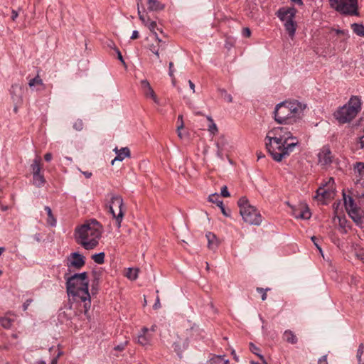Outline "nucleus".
I'll return each mask as SVG.
<instances>
[{
    "mask_svg": "<svg viewBox=\"0 0 364 364\" xmlns=\"http://www.w3.org/2000/svg\"><path fill=\"white\" fill-rule=\"evenodd\" d=\"M168 67H169L168 75H170V77H173V72H174V70H173V62H170L169 65H168Z\"/></svg>",
    "mask_w": 364,
    "mask_h": 364,
    "instance_id": "nucleus-51",
    "label": "nucleus"
},
{
    "mask_svg": "<svg viewBox=\"0 0 364 364\" xmlns=\"http://www.w3.org/2000/svg\"><path fill=\"white\" fill-rule=\"evenodd\" d=\"M44 159L46 161H50L52 159V154L50 153H46L44 156Z\"/></svg>",
    "mask_w": 364,
    "mask_h": 364,
    "instance_id": "nucleus-57",
    "label": "nucleus"
},
{
    "mask_svg": "<svg viewBox=\"0 0 364 364\" xmlns=\"http://www.w3.org/2000/svg\"><path fill=\"white\" fill-rule=\"evenodd\" d=\"M28 86L31 89L33 90H35L37 92H41L46 90V85L43 83L38 73L35 77L29 80Z\"/></svg>",
    "mask_w": 364,
    "mask_h": 364,
    "instance_id": "nucleus-20",
    "label": "nucleus"
},
{
    "mask_svg": "<svg viewBox=\"0 0 364 364\" xmlns=\"http://www.w3.org/2000/svg\"><path fill=\"white\" fill-rule=\"evenodd\" d=\"M1 324L4 328H9L12 325V320L6 317L1 318Z\"/></svg>",
    "mask_w": 364,
    "mask_h": 364,
    "instance_id": "nucleus-37",
    "label": "nucleus"
},
{
    "mask_svg": "<svg viewBox=\"0 0 364 364\" xmlns=\"http://www.w3.org/2000/svg\"><path fill=\"white\" fill-rule=\"evenodd\" d=\"M188 84L193 92H195V85L191 80H188Z\"/></svg>",
    "mask_w": 364,
    "mask_h": 364,
    "instance_id": "nucleus-58",
    "label": "nucleus"
},
{
    "mask_svg": "<svg viewBox=\"0 0 364 364\" xmlns=\"http://www.w3.org/2000/svg\"><path fill=\"white\" fill-rule=\"evenodd\" d=\"M208 200L210 202L213 203H215L218 207L221 206L223 203L221 200H220V196L218 193H213L209 196Z\"/></svg>",
    "mask_w": 364,
    "mask_h": 364,
    "instance_id": "nucleus-36",
    "label": "nucleus"
},
{
    "mask_svg": "<svg viewBox=\"0 0 364 364\" xmlns=\"http://www.w3.org/2000/svg\"><path fill=\"white\" fill-rule=\"evenodd\" d=\"M102 230V226L97 220H89L76 228L75 230V241L85 250H92L98 245Z\"/></svg>",
    "mask_w": 364,
    "mask_h": 364,
    "instance_id": "nucleus-1",
    "label": "nucleus"
},
{
    "mask_svg": "<svg viewBox=\"0 0 364 364\" xmlns=\"http://www.w3.org/2000/svg\"><path fill=\"white\" fill-rule=\"evenodd\" d=\"M318 364H328V363H327V355H326L322 356L318 360Z\"/></svg>",
    "mask_w": 364,
    "mask_h": 364,
    "instance_id": "nucleus-54",
    "label": "nucleus"
},
{
    "mask_svg": "<svg viewBox=\"0 0 364 364\" xmlns=\"http://www.w3.org/2000/svg\"><path fill=\"white\" fill-rule=\"evenodd\" d=\"M10 93L13 101L17 104L21 103L23 101V87L19 84L12 85Z\"/></svg>",
    "mask_w": 364,
    "mask_h": 364,
    "instance_id": "nucleus-17",
    "label": "nucleus"
},
{
    "mask_svg": "<svg viewBox=\"0 0 364 364\" xmlns=\"http://www.w3.org/2000/svg\"><path fill=\"white\" fill-rule=\"evenodd\" d=\"M108 46L110 47L111 48H113L114 50H115V48H117L116 46H115V44L114 42L112 41H110V43L108 44Z\"/></svg>",
    "mask_w": 364,
    "mask_h": 364,
    "instance_id": "nucleus-62",
    "label": "nucleus"
},
{
    "mask_svg": "<svg viewBox=\"0 0 364 364\" xmlns=\"http://www.w3.org/2000/svg\"><path fill=\"white\" fill-rule=\"evenodd\" d=\"M73 128L77 130V131H81L83 129V122H82V119H77L74 123H73Z\"/></svg>",
    "mask_w": 364,
    "mask_h": 364,
    "instance_id": "nucleus-41",
    "label": "nucleus"
},
{
    "mask_svg": "<svg viewBox=\"0 0 364 364\" xmlns=\"http://www.w3.org/2000/svg\"><path fill=\"white\" fill-rule=\"evenodd\" d=\"M207 119L210 122L208 128V132L213 135L216 134L218 132L216 124L214 122L213 118L210 116H207Z\"/></svg>",
    "mask_w": 364,
    "mask_h": 364,
    "instance_id": "nucleus-31",
    "label": "nucleus"
},
{
    "mask_svg": "<svg viewBox=\"0 0 364 364\" xmlns=\"http://www.w3.org/2000/svg\"><path fill=\"white\" fill-rule=\"evenodd\" d=\"M311 240L315 245V246L317 247V249L319 250L321 253H322L321 247L319 246V245L317 242V238L315 236L311 237Z\"/></svg>",
    "mask_w": 364,
    "mask_h": 364,
    "instance_id": "nucleus-50",
    "label": "nucleus"
},
{
    "mask_svg": "<svg viewBox=\"0 0 364 364\" xmlns=\"http://www.w3.org/2000/svg\"><path fill=\"white\" fill-rule=\"evenodd\" d=\"M205 237L208 240V249L215 251L219 245V242L216 235L213 232H209L205 235Z\"/></svg>",
    "mask_w": 364,
    "mask_h": 364,
    "instance_id": "nucleus-22",
    "label": "nucleus"
},
{
    "mask_svg": "<svg viewBox=\"0 0 364 364\" xmlns=\"http://www.w3.org/2000/svg\"><path fill=\"white\" fill-rule=\"evenodd\" d=\"M357 184H360L364 187V162H356L353 164Z\"/></svg>",
    "mask_w": 364,
    "mask_h": 364,
    "instance_id": "nucleus-16",
    "label": "nucleus"
},
{
    "mask_svg": "<svg viewBox=\"0 0 364 364\" xmlns=\"http://www.w3.org/2000/svg\"><path fill=\"white\" fill-rule=\"evenodd\" d=\"M250 350L254 353L256 355H257L260 360L262 361V363L264 364H267V361L265 360L264 356L262 355H261L259 352V348H257L255 345H254L252 343H250Z\"/></svg>",
    "mask_w": 364,
    "mask_h": 364,
    "instance_id": "nucleus-33",
    "label": "nucleus"
},
{
    "mask_svg": "<svg viewBox=\"0 0 364 364\" xmlns=\"http://www.w3.org/2000/svg\"><path fill=\"white\" fill-rule=\"evenodd\" d=\"M240 213L243 220L250 225H259L262 221L259 211L250 204L246 197H242L237 202Z\"/></svg>",
    "mask_w": 364,
    "mask_h": 364,
    "instance_id": "nucleus-6",
    "label": "nucleus"
},
{
    "mask_svg": "<svg viewBox=\"0 0 364 364\" xmlns=\"http://www.w3.org/2000/svg\"><path fill=\"white\" fill-rule=\"evenodd\" d=\"M141 85L144 91V94L146 97H151L154 102L156 104H159V100L156 95L154 90L150 85V83L146 80H142L141 81Z\"/></svg>",
    "mask_w": 364,
    "mask_h": 364,
    "instance_id": "nucleus-18",
    "label": "nucleus"
},
{
    "mask_svg": "<svg viewBox=\"0 0 364 364\" xmlns=\"http://www.w3.org/2000/svg\"><path fill=\"white\" fill-rule=\"evenodd\" d=\"M331 6L341 14L356 16L358 12L357 0H329Z\"/></svg>",
    "mask_w": 364,
    "mask_h": 364,
    "instance_id": "nucleus-8",
    "label": "nucleus"
},
{
    "mask_svg": "<svg viewBox=\"0 0 364 364\" xmlns=\"http://www.w3.org/2000/svg\"><path fill=\"white\" fill-rule=\"evenodd\" d=\"M33 301V299H27L23 304L22 306V308H23V311H26L29 306V305L31 304V302Z\"/></svg>",
    "mask_w": 364,
    "mask_h": 364,
    "instance_id": "nucleus-49",
    "label": "nucleus"
},
{
    "mask_svg": "<svg viewBox=\"0 0 364 364\" xmlns=\"http://www.w3.org/2000/svg\"><path fill=\"white\" fill-rule=\"evenodd\" d=\"M114 151L116 154V157L111 161L112 165H114L116 161H122L125 158L131 156L130 150L128 147H123L118 149L115 147Z\"/></svg>",
    "mask_w": 364,
    "mask_h": 364,
    "instance_id": "nucleus-19",
    "label": "nucleus"
},
{
    "mask_svg": "<svg viewBox=\"0 0 364 364\" xmlns=\"http://www.w3.org/2000/svg\"><path fill=\"white\" fill-rule=\"evenodd\" d=\"M109 209L110 213L116 220L117 227L119 228L124 215V206L122 198L120 196L112 194Z\"/></svg>",
    "mask_w": 364,
    "mask_h": 364,
    "instance_id": "nucleus-9",
    "label": "nucleus"
},
{
    "mask_svg": "<svg viewBox=\"0 0 364 364\" xmlns=\"http://www.w3.org/2000/svg\"><path fill=\"white\" fill-rule=\"evenodd\" d=\"M139 36V32L137 31H134L132 35L131 36V39L135 40L137 39Z\"/></svg>",
    "mask_w": 364,
    "mask_h": 364,
    "instance_id": "nucleus-56",
    "label": "nucleus"
},
{
    "mask_svg": "<svg viewBox=\"0 0 364 364\" xmlns=\"http://www.w3.org/2000/svg\"><path fill=\"white\" fill-rule=\"evenodd\" d=\"M306 105L298 102L285 101L277 105L274 116L279 124H294L301 119Z\"/></svg>",
    "mask_w": 364,
    "mask_h": 364,
    "instance_id": "nucleus-2",
    "label": "nucleus"
},
{
    "mask_svg": "<svg viewBox=\"0 0 364 364\" xmlns=\"http://www.w3.org/2000/svg\"><path fill=\"white\" fill-rule=\"evenodd\" d=\"M292 214L296 218L304 220L309 219L311 213L308 205L305 203H301L298 208L292 210Z\"/></svg>",
    "mask_w": 364,
    "mask_h": 364,
    "instance_id": "nucleus-14",
    "label": "nucleus"
},
{
    "mask_svg": "<svg viewBox=\"0 0 364 364\" xmlns=\"http://www.w3.org/2000/svg\"><path fill=\"white\" fill-rule=\"evenodd\" d=\"M351 28L358 36L364 37V26L363 24L354 23L351 25Z\"/></svg>",
    "mask_w": 364,
    "mask_h": 364,
    "instance_id": "nucleus-30",
    "label": "nucleus"
},
{
    "mask_svg": "<svg viewBox=\"0 0 364 364\" xmlns=\"http://www.w3.org/2000/svg\"><path fill=\"white\" fill-rule=\"evenodd\" d=\"M296 10L294 8H281L277 11V16L285 21L284 27L289 37L293 38L296 29V23L294 21Z\"/></svg>",
    "mask_w": 364,
    "mask_h": 364,
    "instance_id": "nucleus-7",
    "label": "nucleus"
},
{
    "mask_svg": "<svg viewBox=\"0 0 364 364\" xmlns=\"http://www.w3.org/2000/svg\"><path fill=\"white\" fill-rule=\"evenodd\" d=\"M0 208L2 211H6L9 210V206L0 204Z\"/></svg>",
    "mask_w": 364,
    "mask_h": 364,
    "instance_id": "nucleus-61",
    "label": "nucleus"
},
{
    "mask_svg": "<svg viewBox=\"0 0 364 364\" xmlns=\"http://www.w3.org/2000/svg\"><path fill=\"white\" fill-rule=\"evenodd\" d=\"M282 339L285 342L291 345H295L298 343V338L296 335L291 330L284 331L282 335Z\"/></svg>",
    "mask_w": 364,
    "mask_h": 364,
    "instance_id": "nucleus-23",
    "label": "nucleus"
},
{
    "mask_svg": "<svg viewBox=\"0 0 364 364\" xmlns=\"http://www.w3.org/2000/svg\"><path fill=\"white\" fill-rule=\"evenodd\" d=\"M188 346V342L187 338H178V341L173 343V348L175 352L178 354V355L181 356L182 352L186 349Z\"/></svg>",
    "mask_w": 364,
    "mask_h": 364,
    "instance_id": "nucleus-21",
    "label": "nucleus"
},
{
    "mask_svg": "<svg viewBox=\"0 0 364 364\" xmlns=\"http://www.w3.org/2000/svg\"><path fill=\"white\" fill-rule=\"evenodd\" d=\"M318 162L323 166H329L333 161V156L328 146H323L318 154Z\"/></svg>",
    "mask_w": 364,
    "mask_h": 364,
    "instance_id": "nucleus-13",
    "label": "nucleus"
},
{
    "mask_svg": "<svg viewBox=\"0 0 364 364\" xmlns=\"http://www.w3.org/2000/svg\"><path fill=\"white\" fill-rule=\"evenodd\" d=\"M31 167L33 175L41 173V158L36 157L33 160V164H31Z\"/></svg>",
    "mask_w": 364,
    "mask_h": 364,
    "instance_id": "nucleus-29",
    "label": "nucleus"
},
{
    "mask_svg": "<svg viewBox=\"0 0 364 364\" xmlns=\"http://www.w3.org/2000/svg\"><path fill=\"white\" fill-rule=\"evenodd\" d=\"M242 36L249 38L251 36V31L249 28L246 27L242 29Z\"/></svg>",
    "mask_w": 364,
    "mask_h": 364,
    "instance_id": "nucleus-47",
    "label": "nucleus"
},
{
    "mask_svg": "<svg viewBox=\"0 0 364 364\" xmlns=\"http://www.w3.org/2000/svg\"><path fill=\"white\" fill-rule=\"evenodd\" d=\"M338 221H339V225L340 227L344 230V232H346V230H345V228H346V224L347 223V220H346V218H342L339 216H338Z\"/></svg>",
    "mask_w": 364,
    "mask_h": 364,
    "instance_id": "nucleus-45",
    "label": "nucleus"
},
{
    "mask_svg": "<svg viewBox=\"0 0 364 364\" xmlns=\"http://www.w3.org/2000/svg\"><path fill=\"white\" fill-rule=\"evenodd\" d=\"M138 269L128 268L127 269L125 276L131 280H135L138 277Z\"/></svg>",
    "mask_w": 364,
    "mask_h": 364,
    "instance_id": "nucleus-32",
    "label": "nucleus"
},
{
    "mask_svg": "<svg viewBox=\"0 0 364 364\" xmlns=\"http://www.w3.org/2000/svg\"><path fill=\"white\" fill-rule=\"evenodd\" d=\"M270 139L281 141L286 144H289V140L291 141H296V140H297L296 138L293 136L292 133L287 129V128L282 127H274L269 131L265 139Z\"/></svg>",
    "mask_w": 364,
    "mask_h": 364,
    "instance_id": "nucleus-11",
    "label": "nucleus"
},
{
    "mask_svg": "<svg viewBox=\"0 0 364 364\" xmlns=\"http://www.w3.org/2000/svg\"><path fill=\"white\" fill-rule=\"evenodd\" d=\"M267 295L266 291L262 293V301L266 300L267 299Z\"/></svg>",
    "mask_w": 364,
    "mask_h": 364,
    "instance_id": "nucleus-64",
    "label": "nucleus"
},
{
    "mask_svg": "<svg viewBox=\"0 0 364 364\" xmlns=\"http://www.w3.org/2000/svg\"><path fill=\"white\" fill-rule=\"evenodd\" d=\"M183 122H181V123L180 124L178 125L177 127V133H178V136L179 138L182 139L183 138V134L181 132V130L183 128Z\"/></svg>",
    "mask_w": 364,
    "mask_h": 364,
    "instance_id": "nucleus-48",
    "label": "nucleus"
},
{
    "mask_svg": "<svg viewBox=\"0 0 364 364\" xmlns=\"http://www.w3.org/2000/svg\"><path fill=\"white\" fill-rule=\"evenodd\" d=\"M227 144L228 141L223 136H221L218 141L215 143L217 147L216 154L217 156L220 159H222L223 156V148Z\"/></svg>",
    "mask_w": 364,
    "mask_h": 364,
    "instance_id": "nucleus-26",
    "label": "nucleus"
},
{
    "mask_svg": "<svg viewBox=\"0 0 364 364\" xmlns=\"http://www.w3.org/2000/svg\"><path fill=\"white\" fill-rule=\"evenodd\" d=\"M141 22L145 24V25H147V23H146V18L144 17V16H140V18H139Z\"/></svg>",
    "mask_w": 364,
    "mask_h": 364,
    "instance_id": "nucleus-63",
    "label": "nucleus"
},
{
    "mask_svg": "<svg viewBox=\"0 0 364 364\" xmlns=\"http://www.w3.org/2000/svg\"><path fill=\"white\" fill-rule=\"evenodd\" d=\"M18 11H16V10H12V11H11V19L13 21H15L16 19V18L18 17Z\"/></svg>",
    "mask_w": 364,
    "mask_h": 364,
    "instance_id": "nucleus-55",
    "label": "nucleus"
},
{
    "mask_svg": "<svg viewBox=\"0 0 364 364\" xmlns=\"http://www.w3.org/2000/svg\"><path fill=\"white\" fill-rule=\"evenodd\" d=\"M298 144V140H296V141H290L289 144H286L283 141L273 140L272 139H265L266 149L272 159L277 162L282 161L284 158L288 156Z\"/></svg>",
    "mask_w": 364,
    "mask_h": 364,
    "instance_id": "nucleus-4",
    "label": "nucleus"
},
{
    "mask_svg": "<svg viewBox=\"0 0 364 364\" xmlns=\"http://www.w3.org/2000/svg\"><path fill=\"white\" fill-rule=\"evenodd\" d=\"M80 301L84 303V304H83L84 312L86 314L88 312V311H89V309L90 308V303H91L90 294H89V299H88L80 300Z\"/></svg>",
    "mask_w": 364,
    "mask_h": 364,
    "instance_id": "nucleus-40",
    "label": "nucleus"
},
{
    "mask_svg": "<svg viewBox=\"0 0 364 364\" xmlns=\"http://www.w3.org/2000/svg\"><path fill=\"white\" fill-rule=\"evenodd\" d=\"M148 26V28H149V30L154 33L155 37H156V39L159 42L161 43V40L159 39V38L158 37V35L156 32H154V29L156 28L157 26V24L155 21H151L149 24L146 25Z\"/></svg>",
    "mask_w": 364,
    "mask_h": 364,
    "instance_id": "nucleus-38",
    "label": "nucleus"
},
{
    "mask_svg": "<svg viewBox=\"0 0 364 364\" xmlns=\"http://www.w3.org/2000/svg\"><path fill=\"white\" fill-rule=\"evenodd\" d=\"M160 307H161L160 299H159V296H157L156 299V302H155V304H154L153 308H154V309H159Z\"/></svg>",
    "mask_w": 364,
    "mask_h": 364,
    "instance_id": "nucleus-52",
    "label": "nucleus"
},
{
    "mask_svg": "<svg viewBox=\"0 0 364 364\" xmlns=\"http://www.w3.org/2000/svg\"><path fill=\"white\" fill-rule=\"evenodd\" d=\"M148 331L149 329L147 328L144 327L141 329L142 333L139 334L137 338V343L143 346L150 344L151 338L150 336L146 334Z\"/></svg>",
    "mask_w": 364,
    "mask_h": 364,
    "instance_id": "nucleus-24",
    "label": "nucleus"
},
{
    "mask_svg": "<svg viewBox=\"0 0 364 364\" xmlns=\"http://www.w3.org/2000/svg\"><path fill=\"white\" fill-rule=\"evenodd\" d=\"M256 290H257V292L263 293L264 291H268L269 289H264L263 288H261V287H257Z\"/></svg>",
    "mask_w": 364,
    "mask_h": 364,
    "instance_id": "nucleus-60",
    "label": "nucleus"
},
{
    "mask_svg": "<svg viewBox=\"0 0 364 364\" xmlns=\"http://www.w3.org/2000/svg\"><path fill=\"white\" fill-rule=\"evenodd\" d=\"M344 205L349 216L358 225H362L363 221V210L357 206L353 198L343 193Z\"/></svg>",
    "mask_w": 364,
    "mask_h": 364,
    "instance_id": "nucleus-10",
    "label": "nucleus"
},
{
    "mask_svg": "<svg viewBox=\"0 0 364 364\" xmlns=\"http://www.w3.org/2000/svg\"><path fill=\"white\" fill-rule=\"evenodd\" d=\"M361 109V100L358 96H352L348 104L335 112L334 117L339 123L345 124L353 120Z\"/></svg>",
    "mask_w": 364,
    "mask_h": 364,
    "instance_id": "nucleus-5",
    "label": "nucleus"
},
{
    "mask_svg": "<svg viewBox=\"0 0 364 364\" xmlns=\"http://www.w3.org/2000/svg\"><path fill=\"white\" fill-rule=\"evenodd\" d=\"M364 351V345L363 343H360L358 349L357 350V358L359 361V363L361 361V357Z\"/></svg>",
    "mask_w": 364,
    "mask_h": 364,
    "instance_id": "nucleus-42",
    "label": "nucleus"
},
{
    "mask_svg": "<svg viewBox=\"0 0 364 364\" xmlns=\"http://www.w3.org/2000/svg\"><path fill=\"white\" fill-rule=\"evenodd\" d=\"M147 9L150 11H161L164 9V4L158 0H147Z\"/></svg>",
    "mask_w": 364,
    "mask_h": 364,
    "instance_id": "nucleus-25",
    "label": "nucleus"
},
{
    "mask_svg": "<svg viewBox=\"0 0 364 364\" xmlns=\"http://www.w3.org/2000/svg\"><path fill=\"white\" fill-rule=\"evenodd\" d=\"M33 183L36 187H41L46 183V179L41 173L33 175Z\"/></svg>",
    "mask_w": 364,
    "mask_h": 364,
    "instance_id": "nucleus-28",
    "label": "nucleus"
},
{
    "mask_svg": "<svg viewBox=\"0 0 364 364\" xmlns=\"http://www.w3.org/2000/svg\"><path fill=\"white\" fill-rule=\"evenodd\" d=\"M66 291L68 294L73 297H77L80 300L89 299V280L88 274L84 272L76 273L70 277H66Z\"/></svg>",
    "mask_w": 364,
    "mask_h": 364,
    "instance_id": "nucleus-3",
    "label": "nucleus"
},
{
    "mask_svg": "<svg viewBox=\"0 0 364 364\" xmlns=\"http://www.w3.org/2000/svg\"><path fill=\"white\" fill-rule=\"evenodd\" d=\"M334 183V180L333 178H330L328 181L325 184V186H328L327 189H324L323 188L320 187L316 191V198H318L319 197L321 199L330 198L333 193V184Z\"/></svg>",
    "mask_w": 364,
    "mask_h": 364,
    "instance_id": "nucleus-15",
    "label": "nucleus"
},
{
    "mask_svg": "<svg viewBox=\"0 0 364 364\" xmlns=\"http://www.w3.org/2000/svg\"><path fill=\"white\" fill-rule=\"evenodd\" d=\"M45 210L47 212L48 218V223L51 226H55L56 223V220L54 218L51 208L48 206L45 207Z\"/></svg>",
    "mask_w": 364,
    "mask_h": 364,
    "instance_id": "nucleus-34",
    "label": "nucleus"
},
{
    "mask_svg": "<svg viewBox=\"0 0 364 364\" xmlns=\"http://www.w3.org/2000/svg\"><path fill=\"white\" fill-rule=\"evenodd\" d=\"M220 195L223 196V197H230V193L228 190V187L226 186H224L221 188V191H220Z\"/></svg>",
    "mask_w": 364,
    "mask_h": 364,
    "instance_id": "nucleus-44",
    "label": "nucleus"
},
{
    "mask_svg": "<svg viewBox=\"0 0 364 364\" xmlns=\"http://www.w3.org/2000/svg\"><path fill=\"white\" fill-rule=\"evenodd\" d=\"M218 91L221 94L222 97H223L228 102H232V97L231 95L228 94L225 90L219 89Z\"/></svg>",
    "mask_w": 364,
    "mask_h": 364,
    "instance_id": "nucleus-39",
    "label": "nucleus"
},
{
    "mask_svg": "<svg viewBox=\"0 0 364 364\" xmlns=\"http://www.w3.org/2000/svg\"><path fill=\"white\" fill-rule=\"evenodd\" d=\"M105 255L104 252H100L97 254H95L92 256V259L97 264H102L105 262Z\"/></svg>",
    "mask_w": 364,
    "mask_h": 364,
    "instance_id": "nucleus-35",
    "label": "nucleus"
},
{
    "mask_svg": "<svg viewBox=\"0 0 364 364\" xmlns=\"http://www.w3.org/2000/svg\"><path fill=\"white\" fill-rule=\"evenodd\" d=\"M82 174L87 178H90L92 176V173L88 171H83Z\"/></svg>",
    "mask_w": 364,
    "mask_h": 364,
    "instance_id": "nucleus-59",
    "label": "nucleus"
},
{
    "mask_svg": "<svg viewBox=\"0 0 364 364\" xmlns=\"http://www.w3.org/2000/svg\"><path fill=\"white\" fill-rule=\"evenodd\" d=\"M115 51L117 53V58L122 63H125L122 57V55L118 48H115Z\"/></svg>",
    "mask_w": 364,
    "mask_h": 364,
    "instance_id": "nucleus-53",
    "label": "nucleus"
},
{
    "mask_svg": "<svg viewBox=\"0 0 364 364\" xmlns=\"http://www.w3.org/2000/svg\"><path fill=\"white\" fill-rule=\"evenodd\" d=\"M100 275L97 272H93V279L92 282L91 291L92 294H96L99 290Z\"/></svg>",
    "mask_w": 364,
    "mask_h": 364,
    "instance_id": "nucleus-27",
    "label": "nucleus"
},
{
    "mask_svg": "<svg viewBox=\"0 0 364 364\" xmlns=\"http://www.w3.org/2000/svg\"><path fill=\"white\" fill-rule=\"evenodd\" d=\"M219 208H220V210L222 212V213L225 216V217H230V209H226L223 205V203L222 204L221 206H219Z\"/></svg>",
    "mask_w": 364,
    "mask_h": 364,
    "instance_id": "nucleus-43",
    "label": "nucleus"
},
{
    "mask_svg": "<svg viewBox=\"0 0 364 364\" xmlns=\"http://www.w3.org/2000/svg\"><path fill=\"white\" fill-rule=\"evenodd\" d=\"M127 343V341H125L124 343H120L119 345L116 346L114 347V350H117V351H122L124 349Z\"/></svg>",
    "mask_w": 364,
    "mask_h": 364,
    "instance_id": "nucleus-46",
    "label": "nucleus"
},
{
    "mask_svg": "<svg viewBox=\"0 0 364 364\" xmlns=\"http://www.w3.org/2000/svg\"><path fill=\"white\" fill-rule=\"evenodd\" d=\"M85 264V257L78 252H73L68 257L67 265L69 267H74L79 269L82 267Z\"/></svg>",
    "mask_w": 364,
    "mask_h": 364,
    "instance_id": "nucleus-12",
    "label": "nucleus"
}]
</instances>
